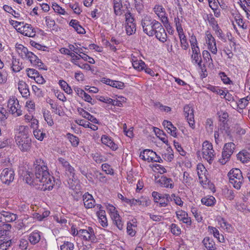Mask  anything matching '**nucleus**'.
<instances>
[{
  "label": "nucleus",
  "instance_id": "nucleus-48",
  "mask_svg": "<svg viewBox=\"0 0 250 250\" xmlns=\"http://www.w3.org/2000/svg\"><path fill=\"white\" fill-rule=\"evenodd\" d=\"M59 85L67 94H71L72 93V89L69 86L68 84L64 81L61 80L59 82Z\"/></svg>",
  "mask_w": 250,
  "mask_h": 250
},
{
  "label": "nucleus",
  "instance_id": "nucleus-50",
  "mask_svg": "<svg viewBox=\"0 0 250 250\" xmlns=\"http://www.w3.org/2000/svg\"><path fill=\"white\" fill-rule=\"evenodd\" d=\"M35 137L39 141H42L46 134L42 129H35L33 131Z\"/></svg>",
  "mask_w": 250,
  "mask_h": 250
},
{
  "label": "nucleus",
  "instance_id": "nucleus-46",
  "mask_svg": "<svg viewBox=\"0 0 250 250\" xmlns=\"http://www.w3.org/2000/svg\"><path fill=\"white\" fill-rule=\"evenodd\" d=\"M66 137L72 146L77 147L79 145L80 140L78 137L70 133H67Z\"/></svg>",
  "mask_w": 250,
  "mask_h": 250
},
{
  "label": "nucleus",
  "instance_id": "nucleus-52",
  "mask_svg": "<svg viewBox=\"0 0 250 250\" xmlns=\"http://www.w3.org/2000/svg\"><path fill=\"white\" fill-rule=\"evenodd\" d=\"M237 159L242 163H247L249 161V153L247 152H240L237 155Z\"/></svg>",
  "mask_w": 250,
  "mask_h": 250
},
{
  "label": "nucleus",
  "instance_id": "nucleus-34",
  "mask_svg": "<svg viewBox=\"0 0 250 250\" xmlns=\"http://www.w3.org/2000/svg\"><path fill=\"white\" fill-rule=\"evenodd\" d=\"M78 33L83 34L85 33V29L80 25V22L76 20H71L69 23Z\"/></svg>",
  "mask_w": 250,
  "mask_h": 250
},
{
  "label": "nucleus",
  "instance_id": "nucleus-53",
  "mask_svg": "<svg viewBox=\"0 0 250 250\" xmlns=\"http://www.w3.org/2000/svg\"><path fill=\"white\" fill-rule=\"evenodd\" d=\"M43 115L44 120L47 122V124L50 126L53 125L54 124V122L50 112L48 110H45L43 112Z\"/></svg>",
  "mask_w": 250,
  "mask_h": 250
},
{
  "label": "nucleus",
  "instance_id": "nucleus-45",
  "mask_svg": "<svg viewBox=\"0 0 250 250\" xmlns=\"http://www.w3.org/2000/svg\"><path fill=\"white\" fill-rule=\"evenodd\" d=\"M162 155L163 158L168 162H171L174 158L173 150L170 147H168Z\"/></svg>",
  "mask_w": 250,
  "mask_h": 250
},
{
  "label": "nucleus",
  "instance_id": "nucleus-56",
  "mask_svg": "<svg viewBox=\"0 0 250 250\" xmlns=\"http://www.w3.org/2000/svg\"><path fill=\"white\" fill-rule=\"evenodd\" d=\"M219 76L221 78L222 81L224 84H232L233 82L227 76L226 73L224 72H220L219 73Z\"/></svg>",
  "mask_w": 250,
  "mask_h": 250
},
{
  "label": "nucleus",
  "instance_id": "nucleus-36",
  "mask_svg": "<svg viewBox=\"0 0 250 250\" xmlns=\"http://www.w3.org/2000/svg\"><path fill=\"white\" fill-rule=\"evenodd\" d=\"M114 13L116 16L123 14L122 0H113Z\"/></svg>",
  "mask_w": 250,
  "mask_h": 250
},
{
  "label": "nucleus",
  "instance_id": "nucleus-17",
  "mask_svg": "<svg viewBox=\"0 0 250 250\" xmlns=\"http://www.w3.org/2000/svg\"><path fill=\"white\" fill-rule=\"evenodd\" d=\"M205 40L208 49L212 54H216L217 49L215 40L209 31H208L206 32Z\"/></svg>",
  "mask_w": 250,
  "mask_h": 250
},
{
  "label": "nucleus",
  "instance_id": "nucleus-28",
  "mask_svg": "<svg viewBox=\"0 0 250 250\" xmlns=\"http://www.w3.org/2000/svg\"><path fill=\"white\" fill-rule=\"evenodd\" d=\"M161 187L172 189L174 188V184L173 180L166 176H162L158 181Z\"/></svg>",
  "mask_w": 250,
  "mask_h": 250
},
{
  "label": "nucleus",
  "instance_id": "nucleus-26",
  "mask_svg": "<svg viewBox=\"0 0 250 250\" xmlns=\"http://www.w3.org/2000/svg\"><path fill=\"white\" fill-rule=\"evenodd\" d=\"M155 33H156L154 35L159 41L163 43L167 41V34L161 23H160L159 27L157 28V30Z\"/></svg>",
  "mask_w": 250,
  "mask_h": 250
},
{
  "label": "nucleus",
  "instance_id": "nucleus-38",
  "mask_svg": "<svg viewBox=\"0 0 250 250\" xmlns=\"http://www.w3.org/2000/svg\"><path fill=\"white\" fill-rule=\"evenodd\" d=\"M218 224L220 227L226 230L227 232H230L232 230V227L224 218L219 217L218 218Z\"/></svg>",
  "mask_w": 250,
  "mask_h": 250
},
{
  "label": "nucleus",
  "instance_id": "nucleus-5",
  "mask_svg": "<svg viewBox=\"0 0 250 250\" xmlns=\"http://www.w3.org/2000/svg\"><path fill=\"white\" fill-rule=\"evenodd\" d=\"M230 183L233 187L239 189L243 182V177L241 171L238 168L232 169L228 173Z\"/></svg>",
  "mask_w": 250,
  "mask_h": 250
},
{
  "label": "nucleus",
  "instance_id": "nucleus-7",
  "mask_svg": "<svg viewBox=\"0 0 250 250\" xmlns=\"http://www.w3.org/2000/svg\"><path fill=\"white\" fill-rule=\"evenodd\" d=\"M7 107L9 112L15 117L20 116L22 114L19 101L15 97H12L9 99Z\"/></svg>",
  "mask_w": 250,
  "mask_h": 250
},
{
  "label": "nucleus",
  "instance_id": "nucleus-18",
  "mask_svg": "<svg viewBox=\"0 0 250 250\" xmlns=\"http://www.w3.org/2000/svg\"><path fill=\"white\" fill-rule=\"evenodd\" d=\"M18 31L24 36L34 38L36 36V31L33 26L29 24H23L17 29Z\"/></svg>",
  "mask_w": 250,
  "mask_h": 250
},
{
  "label": "nucleus",
  "instance_id": "nucleus-58",
  "mask_svg": "<svg viewBox=\"0 0 250 250\" xmlns=\"http://www.w3.org/2000/svg\"><path fill=\"white\" fill-rule=\"evenodd\" d=\"M45 21L48 28L54 30L56 26L55 21L50 16H46L45 18Z\"/></svg>",
  "mask_w": 250,
  "mask_h": 250
},
{
  "label": "nucleus",
  "instance_id": "nucleus-2",
  "mask_svg": "<svg viewBox=\"0 0 250 250\" xmlns=\"http://www.w3.org/2000/svg\"><path fill=\"white\" fill-rule=\"evenodd\" d=\"M16 51L19 55L23 59L29 60L30 63L39 69L46 70L47 66L33 52L29 51L28 49L23 45L17 44Z\"/></svg>",
  "mask_w": 250,
  "mask_h": 250
},
{
  "label": "nucleus",
  "instance_id": "nucleus-16",
  "mask_svg": "<svg viewBox=\"0 0 250 250\" xmlns=\"http://www.w3.org/2000/svg\"><path fill=\"white\" fill-rule=\"evenodd\" d=\"M16 135L15 139L26 137H30L31 131L28 126L18 125L15 129Z\"/></svg>",
  "mask_w": 250,
  "mask_h": 250
},
{
  "label": "nucleus",
  "instance_id": "nucleus-35",
  "mask_svg": "<svg viewBox=\"0 0 250 250\" xmlns=\"http://www.w3.org/2000/svg\"><path fill=\"white\" fill-rule=\"evenodd\" d=\"M113 224L117 227L119 230H122L124 228V221L119 213H115L112 215L111 218Z\"/></svg>",
  "mask_w": 250,
  "mask_h": 250
},
{
  "label": "nucleus",
  "instance_id": "nucleus-4",
  "mask_svg": "<svg viewBox=\"0 0 250 250\" xmlns=\"http://www.w3.org/2000/svg\"><path fill=\"white\" fill-rule=\"evenodd\" d=\"M160 22L152 20L149 17H145L141 21V25L144 32L149 36H153Z\"/></svg>",
  "mask_w": 250,
  "mask_h": 250
},
{
  "label": "nucleus",
  "instance_id": "nucleus-27",
  "mask_svg": "<svg viewBox=\"0 0 250 250\" xmlns=\"http://www.w3.org/2000/svg\"><path fill=\"white\" fill-rule=\"evenodd\" d=\"M102 143L110 147L112 150H116L118 148V145L115 144L111 137L106 135H103L101 137Z\"/></svg>",
  "mask_w": 250,
  "mask_h": 250
},
{
  "label": "nucleus",
  "instance_id": "nucleus-25",
  "mask_svg": "<svg viewBox=\"0 0 250 250\" xmlns=\"http://www.w3.org/2000/svg\"><path fill=\"white\" fill-rule=\"evenodd\" d=\"M84 207L86 208H92L95 206V201L92 195L89 193H84L83 196Z\"/></svg>",
  "mask_w": 250,
  "mask_h": 250
},
{
  "label": "nucleus",
  "instance_id": "nucleus-9",
  "mask_svg": "<svg viewBox=\"0 0 250 250\" xmlns=\"http://www.w3.org/2000/svg\"><path fill=\"white\" fill-rule=\"evenodd\" d=\"M140 158L144 161H147L148 162H156L160 163L162 162L161 158L155 152L150 149H145L141 152L140 154Z\"/></svg>",
  "mask_w": 250,
  "mask_h": 250
},
{
  "label": "nucleus",
  "instance_id": "nucleus-60",
  "mask_svg": "<svg viewBox=\"0 0 250 250\" xmlns=\"http://www.w3.org/2000/svg\"><path fill=\"white\" fill-rule=\"evenodd\" d=\"M235 20L238 25L243 29H246L247 26L245 24L242 16L240 14H237L235 16Z\"/></svg>",
  "mask_w": 250,
  "mask_h": 250
},
{
  "label": "nucleus",
  "instance_id": "nucleus-30",
  "mask_svg": "<svg viewBox=\"0 0 250 250\" xmlns=\"http://www.w3.org/2000/svg\"><path fill=\"white\" fill-rule=\"evenodd\" d=\"M163 125L168 133L174 137H177V128L172 125L171 122L164 120L163 122Z\"/></svg>",
  "mask_w": 250,
  "mask_h": 250
},
{
  "label": "nucleus",
  "instance_id": "nucleus-32",
  "mask_svg": "<svg viewBox=\"0 0 250 250\" xmlns=\"http://www.w3.org/2000/svg\"><path fill=\"white\" fill-rule=\"evenodd\" d=\"M191 61L192 63L196 64L202 68V58L200 51L192 52Z\"/></svg>",
  "mask_w": 250,
  "mask_h": 250
},
{
  "label": "nucleus",
  "instance_id": "nucleus-54",
  "mask_svg": "<svg viewBox=\"0 0 250 250\" xmlns=\"http://www.w3.org/2000/svg\"><path fill=\"white\" fill-rule=\"evenodd\" d=\"M182 21V20L179 18L178 15L174 17V22L175 23L176 30L178 33H180L182 31H184L181 24Z\"/></svg>",
  "mask_w": 250,
  "mask_h": 250
},
{
  "label": "nucleus",
  "instance_id": "nucleus-29",
  "mask_svg": "<svg viewBox=\"0 0 250 250\" xmlns=\"http://www.w3.org/2000/svg\"><path fill=\"white\" fill-rule=\"evenodd\" d=\"M131 62L133 67L138 71H143L146 67L145 62L141 60H138L135 56L131 57Z\"/></svg>",
  "mask_w": 250,
  "mask_h": 250
},
{
  "label": "nucleus",
  "instance_id": "nucleus-57",
  "mask_svg": "<svg viewBox=\"0 0 250 250\" xmlns=\"http://www.w3.org/2000/svg\"><path fill=\"white\" fill-rule=\"evenodd\" d=\"M74 245L73 243L64 241L63 244L60 246L61 250H74Z\"/></svg>",
  "mask_w": 250,
  "mask_h": 250
},
{
  "label": "nucleus",
  "instance_id": "nucleus-8",
  "mask_svg": "<svg viewBox=\"0 0 250 250\" xmlns=\"http://www.w3.org/2000/svg\"><path fill=\"white\" fill-rule=\"evenodd\" d=\"M235 145L233 143H226L223 147L222 153V158L220 159V162L222 164H225L229 161L231 155L234 152Z\"/></svg>",
  "mask_w": 250,
  "mask_h": 250
},
{
  "label": "nucleus",
  "instance_id": "nucleus-22",
  "mask_svg": "<svg viewBox=\"0 0 250 250\" xmlns=\"http://www.w3.org/2000/svg\"><path fill=\"white\" fill-rule=\"evenodd\" d=\"M42 237V233L35 230L28 235V240L31 245H34L39 243Z\"/></svg>",
  "mask_w": 250,
  "mask_h": 250
},
{
  "label": "nucleus",
  "instance_id": "nucleus-23",
  "mask_svg": "<svg viewBox=\"0 0 250 250\" xmlns=\"http://www.w3.org/2000/svg\"><path fill=\"white\" fill-rule=\"evenodd\" d=\"M150 200L146 196H141L137 199L132 198L131 201V206H142L144 207H148L150 205Z\"/></svg>",
  "mask_w": 250,
  "mask_h": 250
},
{
  "label": "nucleus",
  "instance_id": "nucleus-19",
  "mask_svg": "<svg viewBox=\"0 0 250 250\" xmlns=\"http://www.w3.org/2000/svg\"><path fill=\"white\" fill-rule=\"evenodd\" d=\"M177 218L179 221L186 224L188 227L190 226L192 224L191 218L188 216V213L182 209H179L176 211Z\"/></svg>",
  "mask_w": 250,
  "mask_h": 250
},
{
  "label": "nucleus",
  "instance_id": "nucleus-40",
  "mask_svg": "<svg viewBox=\"0 0 250 250\" xmlns=\"http://www.w3.org/2000/svg\"><path fill=\"white\" fill-rule=\"evenodd\" d=\"M208 231L209 233L212 234L214 237L216 238L220 242L223 243L224 242V236L221 235V238L220 237L219 231L217 228L212 226H208Z\"/></svg>",
  "mask_w": 250,
  "mask_h": 250
},
{
  "label": "nucleus",
  "instance_id": "nucleus-15",
  "mask_svg": "<svg viewBox=\"0 0 250 250\" xmlns=\"http://www.w3.org/2000/svg\"><path fill=\"white\" fill-rule=\"evenodd\" d=\"M184 113L185 118L189 124V125L192 128H195L194 111L192 107L189 105H186L184 107Z\"/></svg>",
  "mask_w": 250,
  "mask_h": 250
},
{
  "label": "nucleus",
  "instance_id": "nucleus-11",
  "mask_svg": "<svg viewBox=\"0 0 250 250\" xmlns=\"http://www.w3.org/2000/svg\"><path fill=\"white\" fill-rule=\"evenodd\" d=\"M59 163L61 165L66 172L69 173L70 176H72L71 180L75 183H78V178L75 175V169L65 159L62 158H58Z\"/></svg>",
  "mask_w": 250,
  "mask_h": 250
},
{
  "label": "nucleus",
  "instance_id": "nucleus-41",
  "mask_svg": "<svg viewBox=\"0 0 250 250\" xmlns=\"http://www.w3.org/2000/svg\"><path fill=\"white\" fill-rule=\"evenodd\" d=\"M202 243L208 250H214L215 249V243L213 239L209 237H205L203 239Z\"/></svg>",
  "mask_w": 250,
  "mask_h": 250
},
{
  "label": "nucleus",
  "instance_id": "nucleus-55",
  "mask_svg": "<svg viewBox=\"0 0 250 250\" xmlns=\"http://www.w3.org/2000/svg\"><path fill=\"white\" fill-rule=\"evenodd\" d=\"M51 108L53 109V112L60 116H63L64 115V112L62 109L61 106H58V104L56 103L52 105Z\"/></svg>",
  "mask_w": 250,
  "mask_h": 250
},
{
  "label": "nucleus",
  "instance_id": "nucleus-6",
  "mask_svg": "<svg viewBox=\"0 0 250 250\" xmlns=\"http://www.w3.org/2000/svg\"><path fill=\"white\" fill-rule=\"evenodd\" d=\"M202 153L203 158L211 164L215 157L214 150L211 143L207 141L204 142L202 145Z\"/></svg>",
  "mask_w": 250,
  "mask_h": 250
},
{
  "label": "nucleus",
  "instance_id": "nucleus-20",
  "mask_svg": "<svg viewBox=\"0 0 250 250\" xmlns=\"http://www.w3.org/2000/svg\"><path fill=\"white\" fill-rule=\"evenodd\" d=\"M18 218L17 214L9 211L2 210L0 212V222H12Z\"/></svg>",
  "mask_w": 250,
  "mask_h": 250
},
{
  "label": "nucleus",
  "instance_id": "nucleus-1",
  "mask_svg": "<svg viewBox=\"0 0 250 250\" xmlns=\"http://www.w3.org/2000/svg\"><path fill=\"white\" fill-rule=\"evenodd\" d=\"M35 169V176L37 182L42 186V190H51L54 185V179L48 171V168L45 162L41 159H37L34 163Z\"/></svg>",
  "mask_w": 250,
  "mask_h": 250
},
{
  "label": "nucleus",
  "instance_id": "nucleus-44",
  "mask_svg": "<svg viewBox=\"0 0 250 250\" xmlns=\"http://www.w3.org/2000/svg\"><path fill=\"white\" fill-rule=\"evenodd\" d=\"M215 202V198L213 196H207L201 199L202 203L207 206H212Z\"/></svg>",
  "mask_w": 250,
  "mask_h": 250
},
{
  "label": "nucleus",
  "instance_id": "nucleus-61",
  "mask_svg": "<svg viewBox=\"0 0 250 250\" xmlns=\"http://www.w3.org/2000/svg\"><path fill=\"white\" fill-rule=\"evenodd\" d=\"M125 28L126 34L128 35H132L136 31L135 23L131 24H125Z\"/></svg>",
  "mask_w": 250,
  "mask_h": 250
},
{
  "label": "nucleus",
  "instance_id": "nucleus-47",
  "mask_svg": "<svg viewBox=\"0 0 250 250\" xmlns=\"http://www.w3.org/2000/svg\"><path fill=\"white\" fill-rule=\"evenodd\" d=\"M178 33L182 48L184 50H187L188 47V44L187 42V39L186 36L184 34V31Z\"/></svg>",
  "mask_w": 250,
  "mask_h": 250
},
{
  "label": "nucleus",
  "instance_id": "nucleus-21",
  "mask_svg": "<svg viewBox=\"0 0 250 250\" xmlns=\"http://www.w3.org/2000/svg\"><path fill=\"white\" fill-rule=\"evenodd\" d=\"M154 11L158 16L162 23H167V17L165 9L162 5H157L154 8Z\"/></svg>",
  "mask_w": 250,
  "mask_h": 250
},
{
  "label": "nucleus",
  "instance_id": "nucleus-64",
  "mask_svg": "<svg viewBox=\"0 0 250 250\" xmlns=\"http://www.w3.org/2000/svg\"><path fill=\"white\" fill-rule=\"evenodd\" d=\"M29 43L32 46L40 50L46 51L47 49V47L45 46L42 45L39 43H37L33 40H30Z\"/></svg>",
  "mask_w": 250,
  "mask_h": 250
},
{
  "label": "nucleus",
  "instance_id": "nucleus-24",
  "mask_svg": "<svg viewBox=\"0 0 250 250\" xmlns=\"http://www.w3.org/2000/svg\"><path fill=\"white\" fill-rule=\"evenodd\" d=\"M17 86L19 92L23 97L27 98L29 96L28 85L23 80H19L17 83Z\"/></svg>",
  "mask_w": 250,
  "mask_h": 250
},
{
  "label": "nucleus",
  "instance_id": "nucleus-13",
  "mask_svg": "<svg viewBox=\"0 0 250 250\" xmlns=\"http://www.w3.org/2000/svg\"><path fill=\"white\" fill-rule=\"evenodd\" d=\"M15 172L11 168H4L1 173L0 179L5 184L9 185L14 179Z\"/></svg>",
  "mask_w": 250,
  "mask_h": 250
},
{
  "label": "nucleus",
  "instance_id": "nucleus-43",
  "mask_svg": "<svg viewBox=\"0 0 250 250\" xmlns=\"http://www.w3.org/2000/svg\"><path fill=\"white\" fill-rule=\"evenodd\" d=\"M99 218V221L101 226L103 227L107 226V220L105 214V211L103 210H100L97 213Z\"/></svg>",
  "mask_w": 250,
  "mask_h": 250
},
{
  "label": "nucleus",
  "instance_id": "nucleus-31",
  "mask_svg": "<svg viewBox=\"0 0 250 250\" xmlns=\"http://www.w3.org/2000/svg\"><path fill=\"white\" fill-rule=\"evenodd\" d=\"M137 227L136 220H132L131 221L127 222L126 227V232L128 235L133 237L136 233V228Z\"/></svg>",
  "mask_w": 250,
  "mask_h": 250
},
{
  "label": "nucleus",
  "instance_id": "nucleus-10",
  "mask_svg": "<svg viewBox=\"0 0 250 250\" xmlns=\"http://www.w3.org/2000/svg\"><path fill=\"white\" fill-rule=\"evenodd\" d=\"M152 196L155 203L159 204L160 207H166L169 202L170 195L167 193L161 194L157 191L152 192Z\"/></svg>",
  "mask_w": 250,
  "mask_h": 250
},
{
  "label": "nucleus",
  "instance_id": "nucleus-62",
  "mask_svg": "<svg viewBox=\"0 0 250 250\" xmlns=\"http://www.w3.org/2000/svg\"><path fill=\"white\" fill-rule=\"evenodd\" d=\"M11 240H0V250H7V249L11 246Z\"/></svg>",
  "mask_w": 250,
  "mask_h": 250
},
{
  "label": "nucleus",
  "instance_id": "nucleus-49",
  "mask_svg": "<svg viewBox=\"0 0 250 250\" xmlns=\"http://www.w3.org/2000/svg\"><path fill=\"white\" fill-rule=\"evenodd\" d=\"M169 202L174 201L175 204L180 207H182L184 204V202L182 200L181 197L178 195H176L174 193L170 195Z\"/></svg>",
  "mask_w": 250,
  "mask_h": 250
},
{
  "label": "nucleus",
  "instance_id": "nucleus-33",
  "mask_svg": "<svg viewBox=\"0 0 250 250\" xmlns=\"http://www.w3.org/2000/svg\"><path fill=\"white\" fill-rule=\"evenodd\" d=\"M103 82L107 85L120 89H122L125 87L124 83L120 81H113L109 79H104Z\"/></svg>",
  "mask_w": 250,
  "mask_h": 250
},
{
  "label": "nucleus",
  "instance_id": "nucleus-3",
  "mask_svg": "<svg viewBox=\"0 0 250 250\" xmlns=\"http://www.w3.org/2000/svg\"><path fill=\"white\" fill-rule=\"evenodd\" d=\"M76 235H78L82 240L83 244L87 246H90L91 244L96 243L97 241L94 229L92 227H89L85 229H80L77 231Z\"/></svg>",
  "mask_w": 250,
  "mask_h": 250
},
{
  "label": "nucleus",
  "instance_id": "nucleus-39",
  "mask_svg": "<svg viewBox=\"0 0 250 250\" xmlns=\"http://www.w3.org/2000/svg\"><path fill=\"white\" fill-rule=\"evenodd\" d=\"M11 68L14 72H19L22 68V63L19 59L13 57Z\"/></svg>",
  "mask_w": 250,
  "mask_h": 250
},
{
  "label": "nucleus",
  "instance_id": "nucleus-14",
  "mask_svg": "<svg viewBox=\"0 0 250 250\" xmlns=\"http://www.w3.org/2000/svg\"><path fill=\"white\" fill-rule=\"evenodd\" d=\"M197 172L199 179V182L202 185L208 183V173L205 167L202 164H198L197 166Z\"/></svg>",
  "mask_w": 250,
  "mask_h": 250
},
{
  "label": "nucleus",
  "instance_id": "nucleus-12",
  "mask_svg": "<svg viewBox=\"0 0 250 250\" xmlns=\"http://www.w3.org/2000/svg\"><path fill=\"white\" fill-rule=\"evenodd\" d=\"M15 140L19 149L22 152L30 151L32 145L31 139L30 137L16 139Z\"/></svg>",
  "mask_w": 250,
  "mask_h": 250
},
{
  "label": "nucleus",
  "instance_id": "nucleus-51",
  "mask_svg": "<svg viewBox=\"0 0 250 250\" xmlns=\"http://www.w3.org/2000/svg\"><path fill=\"white\" fill-rule=\"evenodd\" d=\"M52 7L55 12L58 13L60 15H68L65 10L56 3H53L52 5Z\"/></svg>",
  "mask_w": 250,
  "mask_h": 250
},
{
  "label": "nucleus",
  "instance_id": "nucleus-37",
  "mask_svg": "<svg viewBox=\"0 0 250 250\" xmlns=\"http://www.w3.org/2000/svg\"><path fill=\"white\" fill-rule=\"evenodd\" d=\"M183 186L188 188L190 187L192 183L193 179L190 176V174L187 171H185L183 173V178L181 179Z\"/></svg>",
  "mask_w": 250,
  "mask_h": 250
},
{
  "label": "nucleus",
  "instance_id": "nucleus-42",
  "mask_svg": "<svg viewBox=\"0 0 250 250\" xmlns=\"http://www.w3.org/2000/svg\"><path fill=\"white\" fill-rule=\"evenodd\" d=\"M76 123L80 125L83 126L84 127H88L91 128L92 130L96 131L98 129V127L97 125L90 124L88 121L84 120H78L76 121Z\"/></svg>",
  "mask_w": 250,
  "mask_h": 250
},
{
  "label": "nucleus",
  "instance_id": "nucleus-59",
  "mask_svg": "<svg viewBox=\"0 0 250 250\" xmlns=\"http://www.w3.org/2000/svg\"><path fill=\"white\" fill-rule=\"evenodd\" d=\"M171 232L176 236H179L181 234V229L176 224H172L170 226Z\"/></svg>",
  "mask_w": 250,
  "mask_h": 250
},
{
  "label": "nucleus",
  "instance_id": "nucleus-63",
  "mask_svg": "<svg viewBox=\"0 0 250 250\" xmlns=\"http://www.w3.org/2000/svg\"><path fill=\"white\" fill-rule=\"evenodd\" d=\"M208 21L209 22V24L210 26H212L213 29L215 28H218V26H219V25L217 23V21L213 17L212 14H210L208 16Z\"/></svg>",
  "mask_w": 250,
  "mask_h": 250
}]
</instances>
